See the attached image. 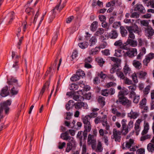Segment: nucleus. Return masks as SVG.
Returning a JSON list of instances; mask_svg holds the SVG:
<instances>
[{"label": "nucleus", "mask_w": 154, "mask_h": 154, "mask_svg": "<svg viewBox=\"0 0 154 154\" xmlns=\"http://www.w3.org/2000/svg\"><path fill=\"white\" fill-rule=\"evenodd\" d=\"M116 103L118 104L120 103L122 105L125 106L127 108L131 107V106L132 102L131 100L125 96L119 97V98L116 101Z\"/></svg>", "instance_id": "1"}, {"label": "nucleus", "mask_w": 154, "mask_h": 154, "mask_svg": "<svg viewBox=\"0 0 154 154\" xmlns=\"http://www.w3.org/2000/svg\"><path fill=\"white\" fill-rule=\"evenodd\" d=\"M137 54V50L136 48H132L124 53L123 56H127L130 57H133Z\"/></svg>", "instance_id": "2"}, {"label": "nucleus", "mask_w": 154, "mask_h": 154, "mask_svg": "<svg viewBox=\"0 0 154 154\" xmlns=\"http://www.w3.org/2000/svg\"><path fill=\"white\" fill-rule=\"evenodd\" d=\"M145 34L148 38H151L154 34V30L151 26L144 28Z\"/></svg>", "instance_id": "3"}, {"label": "nucleus", "mask_w": 154, "mask_h": 154, "mask_svg": "<svg viewBox=\"0 0 154 154\" xmlns=\"http://www.w3.org/2000/svg\"><path fill=\"white\" fill-rule=\"evenodd\" d=\"M121 132L117 130L116 129H113V139H115L116 141L120 142L121 140Z\"/></svg>", "instance_id": "4"}, {"label": "nucleus", "mask_w": 154, "mask_h": 154, "mask_svg": "<svg viewBox=\"0 0 154 154\" xmlns=\"http://www.w3.org/2000/svg\"><path fill=\"white\" fill-rule=\"evenodd\" d=\"M75 108L77 109H81L82 107L84 109H87L88 105L86 103L83 102H77L74 104Z\"/></svg>", "instance_id": "5"}, {"label": "nucleus", "mask_w": 154, "mask_h": 154, "mask_svg": "<svg viewBox=\"0 0 154 154\" xmlns=\"http://www.w3.org/2000/svg\"><path fill=\"white\" fill-rule=\"evenodd\" d=\"M134 11H138L140 13L144 14L146 12V10L141 4H137L134 7Z\"/></svg>", "instance_id": "6"}, {"label": "nucleus", "mask_w": 154, "mask_h": 154, "mask_svg": "<svg viewBox=\"0 0 154 154\" xmlns=\"http://www.w3.org/2000/svg\"><path fill=\"white\" fill-rule=\"evenodd\" d=\"M90 135L88 137V143L89 145H91L92 148L94 149L96 145V140L95 139L92 138L91 136L90 137Z\"/></svg>", "instance_id": "7"}, {"label": "nucleus", "mask_w": 154, "mask_h": 154, "mask_svg": "<svg viewBox=\"0 0 154 154\" xmlns=\"http://www.w3.org/2000/svg\"><path fill=\"white\" fill-rule=\"evenodd\" d=\"M7 83L9 85H14L16 87L19 86L17 79L15 78L11 77L7 81Z\"/></svg>", "instance_id": "8"}, {"label": "nucleus", "mask_w": 154, "mask_h": 154, "mask_svg": "<svg viewBox=\"0 0 154 154\" xmlns=\"http://www.w3.org/2000/svg\"><path fill=\"white\" fill-rule=\"evenodd\" d=\"M129 27L131 28V32H134L135 33H138L139 34V29L137 25L134 24L133 26H127L126 27V28L128 31L129 30Z\"/></svg>", "instance_id": "9"}, {"label": "nucleus", "mask_w": 154, "mask_h": 154, "mask_svg": "<svg viewBox=\"0 0 154 154\" xmlns=\"http://www.w3.org/2000/svg\"><path fill=\"white\" fill-rule=\"evenodd\" d=\"M129 27L131 28V32H134L135 33H138L139 34V29L137 25L134 24L133 26H127L126 27V28L128 31L129 30Z\"/></svg>", "instance_id": "10"}, {"label": "nucleus", "mask_w": 154, "mask_h": 154, "mask_svg": "<svg viewBox=\"0 0 154 154\" xmlns=\"http://www.w3.org/2000/svg\"><path fill=\"white\" fill-rule=\"evenodd\" d=\"M139 115L138 112L134 111L132 110H131L130 113L128 114V116L131 119H136Z\"/></svg>", "instance_id": "11"}, {"label": "nucleus", "mask_w": 154, "mask_h": 154, "mask_svg": "<svg viewBox=\"0 0 154 154\" xmlns=\"http://www.w3.org/2000/svg\"><path fill=\"white\" fill-rule=\"evenodd\" d=\"M94 150L97 152H101L103 150L102 144L100 140H97V145L95 146V148Z\"/></svg>", "instance_id": "12"}, {"label": "nucleus", "mask_w": 154, "mask_h": 154, "mask_svg": "<svg viewBox=\"0 0 154 154\" xmlns=\"http://www.w3.org/2000/svg\"><path fill=\"white\" fill-rule=\"evenodd\" d=\"M118 33L117 31L116 30H112L109 34V37L112 39H115L117 38L118 36Z\"/></svg>", "instance_id": "13"}, {"label": "nucleus", "mask_w": 154, "mask_h": 154, "mask_svg": "<svg viewBox=\"0 0 154 154\" xmlns=\"http://www.w3.org/2000/svg\"><path fill=\"white\" fill-rule=\"evenodd\" d=\"M8 86H6L3 88L2 90L0 93V95L2 97H5L9 94V93L8 91Z\"/></svg>", "instance_id": "14"}, {"label": "nucleus", "mask_w": 154, "mask_h": 154, "mask_svg": "<svg viewBox=\"0 0 154 154\" xmlns=\"http://www.w3.org/2000/svg\"><path fill=\"white\" fill-rule=\"evenodd\" d=\"M127 43L132 47H135L137 45V42L133 39L128 38L127 40Z\"/></svg>", "instance_id": "15"}, {"label": "nucleus", "mask_w": 154, "mask_h": 154, "mask_svg": "<svg viewBox=\"0 0 154 154\" xmlns=\"http://www.w3.org/2000/svg\"><path fill=\"white\" fill-rule=\"evenodd\" d=\"M100 47H97L89 51L88 52L90 55H95L97 54L100 51Z\"/></svg>", "instance_id": "16"}, {"label": "nucleus", "mask_w": 154, "mask_h": 154, "mask_svg": "<svg viewBox=\"0 0 154 154\" xmlns=\"http://www.w3.org/2000/svg\"><path fill=\"white\" fill-rule=\"evenodd\" d=\"M124 53H125L124 51L120 49L116 50L114 56L117 57H121L123 55V56Z\"/></svg>", "instance_id": "17"}, {"label": "nucleus", "mask_w": 154, "mask_h": 154, "mask_svg": "<svg viewBox=\"0 0 154 154\" xmlns=\"http://www.w3.org/2000/svg\"><path fill=\"white\" fill-rule=\"evenodd\" d=\"M70 136H69V133L68 131H66L64 133H62L61 134L60 137L63 140H67Z\"/></svg>", "instance_id": "18"}, {"label": "nucleus", "mask_w": 154, "mask_h": 154, "mask_svg": "<svg viewBox=\"0 0 154 154\" xmlns=\"http://www.w3.org/2000/svg\"><path fill=\"white\" fill-rule=\"evenodd\" d=\"M134 143V140L133 139H130L128 141L126 142L125 148L127 149L130 148Z\"/></svg>", "instance_id": "19"}, {"label": "nucleus", "mask_w": 154, "mask_h": 154, "mask_svg": "<svg viewBox=\"0 0 154 154\" xmlns=\"http://www.w3.org/2000/svg\"><path fill=\"white\" fill-rule=\"evenodd\" d=\"M133 66L137 69H139L141 67V64L139 61L134 60L133 62Z\"/></svg>", "instance_id": "20"}, {"label": "nucleus", "mask_w": 154, "mask_h": 154, "mask_svg": "<svg viewBox=\"0 0 154 154\" xmlns=\"http://www.w3.org/2000/svg\"><path fill=\"white\" fill-rule=\"evenodd\" d=\"M97 39L95 36H93L90 38L89 40V45L90 46H93L96 43Z\"/></svg>", "instance_id": "21"}, {"label": "nucleus", "mask_w": 154, "mask_h": 154, "mask_svg": "<svg viewBox=\"0 0 154 154\" xmlns=\"http://www.w3.org/2000/svg\"><path fill=\"white\" fill-rule=\"evenodd\" d=\"M120 32L122 37L126 36L128 34L127 31L123 26L120 27Z\"/></svg>", "instance_id": "22"}, {"label": "nucleus", "mask_w": 154, "mask_h": 154, "mask_svg": "<svg viewBox=\"0 0 154 154\" xmlns=\"http://www.w3.org/2000/svg\"><path fill=\"white\" fill-rule=\"evenodd\" d=\"M11 103V100H8L3 103L0 104V107H8L10 106Z\"/></svg>", "instance_id": "23"}, {"label": "nucleus", "mask_w": 154, "mask_h": 154, "mask_svg": "<svg viewBox=\"0 0 154 154\" xmlns=\"http://www.w3.org/2000/svg\"><path fill=\"white\" fill-rule=\"evenodd\" d=\"M98 24V22L96 21L93 22L90 26L91 30L93 32L95 31L97 28Z\"/></svg>", "instance_id": "24"}, {"label": "nucleus", "mask_w": 154, "mask_h": 154, "mask_svg": "<svg viewBox=\"0 0 154 154\" xmlns=\"http://www.w3.org/2000/svg\"><path fill=\"white\" fill-rule=\"evenodd\" d=\"M49 85L50 83L48 82H47L45 83L40 91V95H41L42 96V95L45 90L48 88Z\"/></svg>", "instance_id": "25"}, {"label": "nucleus", "mask_w": 154, "mask_h": 154, "mask_svg": "<svg viewBox=\"0 0 154 154\" xmlns=\"http://www.w3.org/2000/svg\"><path fill=\"white\" fill-rule=\"evenodd\" d=\"M110 58L112 61L116 63L114 64V65H120L121 61V59L114 57H111Z\"/></svg>", "instance_id": "26"}, {"label": "nucleus", "mask_w": 154, "mask_h": 154, "mask_svg": "<svg viewBox=\"0 0 154 154\" xmlns=\"http://www.w3.org/2000/svg\"><path fill=\"white\" fill-rule=\"evenodd\" d=\"M128 89L120 91L119 92L118 94V98H119V97H121L122 96H124L125 95H127L128 94Z\"/></svg>", "instance_id": "27"}, {"label": "nucleus", "mask_w": 154, "mask_h": 154, "mask_svg": "<svg viewBox=\"0 0 154 154\" xmlns=\"http://www.w3.org/2000/svg\"><path fill=\"white\" fill-rule=\"evenodd\" d=\"M149 124L148 122L145 124L143 130V131L141 133L142 135H144L147 133L149 129Z\"/></svg>", "instance_id": "28"}, {"label": "nucleus", "mask_w": 154, "mask_h": 154, "mask_svg": "<svg viewBox=\"0 0 154 154\" xmlns=\"http://www.w3.org/2000/svg\"><path fill=\"white\" fill-rule=\"evenodd\" d=\"M105 98L104 97L101 96L99 97L98 101L100 105L102 106H103L105 104Z\"/></svg>", "instance_id": "29"}, {"label": "nucleus", "mask_w": 154, "mask_h": 154, "mask_svg": "<svg viewBox=\"0 0 154 154\" xmlns=\"http://www.w3.org/2000/svg\"><path fill=\"white\" fill-rule=\"evenodd\" d=\"M147 149L149 152H154V144L152 143H149L147 146Z\"/></svg>", "instance_id": "30"}, {"label": "nucleus", "mask_w": 154, "mask_h": 154, "mask_svg": "<svg viewBox=\"0 0 154 154\" xmlns=\"http://www.w3.org/2000/svg\"><path fill=\"white\" fill-rule=\"evenodd\" d=\"M73 99L75 100L78 101H83L84 100V98L82 96L78 95H74Z\"/></svg>", "instance_id": "31"}, {"label": "nucleus", "mask_w": 154, "mask_h": 154, "mask_svg": "<svg viewBox=\"0 0 154 154\" xmlns=\"http://www.w3.org/2000/svg\"><path fill=\"white\" fill-rule=\"evenodd\" d=\"M84 124V130L88 131V132L90 131L91 129V123H87Z\"/></svg>", "instance_id": "32"}, {"label": "nucleus", "mask_w": 154, "mask_h": 154, "mask_svg": "<svg viewBox=\"0 0 154 154\" xmlns=\"http://www.w3.org/2000/svg\"><path fill=\"white\" fill-rule=\"evenodd\" d=\"M78 45L81 48L85 49L87 48L88 45V43L87 42H84L79 43Z\"/></svg>", "instance_id": "33"}, {"label": "nucleus", "mask_w": 154, "mask_h": 154, "mask_svg": "<svg viewBox=\"0 0 154 154\" xmlns=\"http://www.w3.org/2000/svg\"><path fill=\"white\" fill-rule=\"evenodd\" d=\"M129 132V128L128 125L122 127L121 132L123 134L126 135Z\"/></svg>", "instance_id": "34"}, {"label": "nucleus", "mask_w": 154, "mask_h": 154, "mask_svg": "<svg viewBox=\"0 0 154 154\" xmlns=\"http://www.w3.org/2000/svg\"><path fill=\"white\" fill-rule=\"evenodd\" d=\"M123 69L125 75L129 74L131 72V69L127 65L125 66Z\"/></svg>", "instance_id": "35"}, {"label": "nucleus", "mask_w": 154, "mask_h": 154, "mask_svg": "<svg viewBox=\"0 0 154 154\" xmlns=\"http://www.w3.org/2000/svg\"><path fill=\"white\" fill-rule=\"evenodd\" d=\"M91 119L87 115L82 118V120L83 124H84L91 123L90 122Z\"/></svg>", "instance_id": "36"}, {"label": "nucleus", "mask_w": 154, "mask_h": 154, "mask_svg": "<svg viewBox=\"0 0 154 154\" xmlns=\"http://www.w3.org/2000/svg\"><path fill=\"white\" fill-rule=\"evenodd\" d=\"M119 66L120 65H114L112 68L110 70V73L112 74L116 72H118V70H119L118 68Z\"/></svg>", "instance_id": "37"}, {"label": "nucleus", "mask_w": 154, "mask_h": 154, "mask_svg": "<svg viewBox=\"0 0 154 154\" xmlns=\"http://www.w3.org/2000/svg\"><path fill=\"white\" fill-rule=\"evenodd\" d=\"M146 99L145 98H143L140 101V108L141 109H143V107L145 106L146 105Z\"/></svg>", "instance_id": "38"}, {"label": "nucleus", "mask_w": 154, "mask_h": 154, "mask_svg": "<svg viewBox=\"0 0 154 154\" xmlns=\"http://www.w3.org/2000/svg\"><path fill=\"white\" fill-rule=\"evenodd\" d=\"M137 74L138 77L140 78H144L147 74L146 72L142 71H140Z\"/></svg>", "instance_id": "39"}, {"label": "nucleus", "mask_w": 154, "mask_h": 154, "mask_svg": "<svg viewBox=\"0 0 154 154\" xmlns=\"http://www.w3.org/2000/svg\"><path fill=\"white\" fill-rule=\"evenodd\" d=\"M79 88L78 85L75 83H73L71 85L69 88V89L71 90L75 91L78 89Z\"/></svg>", "instance_id": "40"}, {"label": "nucleus", "mask_w": 154, "mask_h": 154, "mask_svg": "<svg viewBox=\"0 0 154 154\" xmlns=\"http://www.w3.org/2000/svg\"><path fill=\"white\" fill-rule=\"evenodd\" d=\"M80 78L76 74L73 75L70 78L72 82H75L78 81L80 79Z\"/></svg>", "instance_id": "41"}, {"label": "nucleus", "mask_w": 154, "mask_h": 154, "mask_svg": "<svg viewBox=\"0 0 154 154\" xmlns=\"http://www.w3.org/2000/svg\"><path fill=\"white\" fill-rule=\"evenodd\" d=\"M59 55V54H58L57 56L56 57V58L54 61V63L50 67V70H51V69H53V70H54L56 69V65L57 64V62L58 60V56Z\"/></svg>", "instance_id": "42"}, {"label": "nucleus", "mask_w": 154, "mask_h": 154, "mask_svg": "<svg viewBox=\"0 0 154 154\" xmlns=\"http://www.w3.org/2000/svg\"><path fill=\"white\" fill-rule=\"evenodd\" d=\"M75 146L71 144L70 143H67V147L65 151L66 152H69L71 150L73 147Z\"/></svg>", "instance_id": "43"}, {"label": "nucleus", "mask_w": 154, "mask_h": 154, "mask_svg": "<svg viewBox=\"0 0 154 154\" xmlns=\"http://www.w3.org/2000/svg\"><path fill=\"white\" fill-rule=\"evenodd\" d=\"M102 26L105 28V31H108L109 29L110 25L105 22H103L101 24Z\"/></svg>", "instance_id": "44"}, {"label": "nucleus", "mask_w": 154, "mask_h": 154, "mask_svg": "<svg viewBox=\"0 0 154 154\" xmlns=\"http://www.w3.org/2000/svg\"><path fill=\"white\" fill-rule=\"evenodd\" d=\"M68 140V142L67 143H70L71 144L75 146V141L73 137H70Z\"/></svg>", "instance_id": "45"}, {"label": "nucleus", "mask_w": 154, "mask_h": 154, "mask_svg": "<svg viewBox=\"0 0 154 154\" xmlns=\"http://www.w3.org/2000/svg\"><path fill=\"white\" fill-rule=\"evenodd\" d=\"M104 29L102 28H99L95 33V35H101L104 33Z\"/></svg>", "instance_id": "46"}, {"label": "nucleus", "mask_w": 154, "mask_h": 154, "mask_svg": "<svg viewBox=\"0 0 154 154\" xmlns=\"http://www.w3.org/2000/svg\"><path fill=\"white\" fill-rule=\"evenodd\" d=\"M131 28H128V32L129 33L128 36L129 38H131L132 39H134L135 38V35L132 32H131Z\"/></svg>", "instance_id": "47"}, {"label": "nucleus", "mask_w": 154, "mask_h": 154, "mask_svg": "<svg viewBox=\"0 0 154 154\" xmlns=\"http://www.w3.org/2000/svg\"><path fill=\"white\" fill-rule=\"evenodd\" d=\"M58 32H56L54 34V35L53 36L52 40V43L54 44L55 42L56 41L58 35Z\"/></svg>", "instance_id": "48"}, {"label": "nucleus", "mask_w": 154, "mask_h": 154, "mask_svg": "<svg viewBox=\"0 0 154 154\" xmlns=\"http://www.w3.org/2000/svg\"><path fill=\"white\" fill-rule=\"evenodd\" d=\"M61 0H60L59 3L55 6V8L54 9H53L52 10H51V14H52L53 16H54L55 15V9H56L57 10H58L59 9V7L60 6V4Z\"/></svg>", "instance_id": "49"}, {"label": "nucleus", "mask_w": 154, "mask_h": 154, "mask_svg": "<svg viewBox=\"0 0 154 154\" xmlns=\"http://www.w3.org/2000/svg\"><path fill=\"white\" fill-rule=\"evenodd\" d=\"M116 73L118 76L121 79H124L125 78L123 73L122 72H118Z\"/></svg>", "instance_id": "50"}, {"label": "nucleus", "mask_w": 154, "mask_h": 154, "mask_svg": "<svg viewBox=\"0 0 154 154\" xmlns=\"http://www.w3.org/2000/svg\"><path fill=\"white\" fill-rule=\"evenodd\" d=\"M122 40H119L115 42L114 43V45L120 48L122 46Z\"/></svg>", "instance_id": "51"}, {"label": "nucleus", "mask_w": 154, "mask_h": 154, "mask_svg": "<svg viewBox=\"0 0 154 154\" xmlns=\"http://www.w3.org/2000/svg\"><path fill=\"white\" fill-rule=\"evenodd\" d=\"M109 91L108 89H106L102 90L101 92V94L103 96H107L108 95Z\"/></svg>", "instance_id": "52"}, {"label": "nucleus", "mask_w": 154, "mask_h": 154, "mask_svg": "<svg viewBox=\"0 0 154 154\" xmlns=\"http://www.w3.org/2000/svg\"><path fill=\"white\" fill-rule=\"evenodd\" d=\"M132 78L133 81L135 83H137L138 82V81L136 73H134L132 75Z\"/></svg>", "instance_id": "53"}, {"label": "nucleus", "mask_w": 154, "mask_h": 154, "mask_svg": "<svg viewBox=\"0 0 154 154\" xmlns=\"http://www.w3.org/2000/svg\"><path fill=\"white\" fill-rule=\"evenodd\" d=\"M139 14L137 12H134L132 13L130 15V17L131 18H137L139 17Z\"/></svg>", "instance_id": "54"}, {"label": "nucleus", "mask_w": 154, "mask_h": 154, "mask_svg": "<svg viewBox=\"0 0 154 154\" xmlns=\"http://www.w3.org/2000/svg\"><path fill=\"white\" fill-rule=\"evenodd\" d=\"M139 100L140 96L138 95H137L134 97L133 102L134 103L137 104L139 102Z\"/></svg>", "instance_id": "55"}, {"label": "nucleus", "mask_w": 154, "mask_h": 154, "mask_svg": "<svg viewBox=\"0 0 154 154\" xmlns=\"http://www.w3.org/2000/svg\"><path fill=\"white\" fill-rule=\"evenodd\" d=\"M150 138V135L147 134L144 136H142L140 138L141 141H143L146 139H149Z\"/></svg>", "instance_id": "56"}, {"label": "nucleus", "mask_w": 154, "mask_h": 154, "mask_svg": "<svg viewBox=\"0 0 154 154\" xmlns=\"http://www.w3.org/2000/svg\"><path fill=\"white\" fill-rule=\"evenodd\" d=\"M18 93V91L16 89L14 86L12 88L11 91V93L12 95L17 94Z\"/></svg>", "instance_id": "57"}, {"label": "nucleus", "mask_w": 154, "mask_h": 154, "mask_svg": "<svg viewBox=\"0 0 154 154\" xmlns=\"http://www.w3.org/2000/svg\"><path fill=\"white\" fill-rule=\"evenodd\" d=\"M140 23L143 26H145L146 27L149 26V22L147 20H141Z\"/></svg>", "instance_id": "58"}, {"label": "nucleus", "mask_w": 154, "mask_h": 154, "mask_svg": "<svg viewBox=\"0 0 154 154\" xmlns=\"http://www.w3.org/2000/svg\"><path fill=\"white\" fill-rule=\"evenodd\" d=\"M98 113L97 112H92L90 113V114L87 115L91 119L93 118L96 117L97 116Z\"/></svg>", "instance_id": "59"}, {"label": "nucleus", "mask_w": 154, "mask_h": 154, "mask_svg": "<svg viewBox=\"0 0 154 154\" xmlns=\"http://www.w3.org/2000/svg\"><path fill=\"white\" fill-rule=\"evenodd\" d=\"M76 74L80 78L81 77L84 76L85 75L84 72L81 70H79L76 72Z\"/></svg>", "instance_id": "60"}, {"label": "nucleus", "mask_w": 154, "mask_h": 154, "mask_svg": "<svg viewBox=\"0 0 154 154\" xmlns=\"http://www.w3.org/2000/svg\"><path fill=\"white\" fill-rule=\"evenodd\" d=\"M97 62L99 63V65L100 66H103V64L105 63L103 59L101 58H98L97 59Z\"/></svg>", "instance_id": "61"}, {"label": "nucleus", "mask_w": 154, "mask_h": 154, "mask_svg": "<svg viewBox=\"0 0 154 154\" xmlns=\"http://www.w3.org/2000/svg\"><path fill=\"white\" fill-rule=\"evenodd\" d=\"M128 88L130 91H134L137 88L136 85L135 84H133L131 86L128 87Z\"/></svg>", "instance_id": "62"}, {"label": "nucleus", "mask_w": 154, "mask_h": 154, "mask_svg": "<svg viewBox=\"0 0 154 154\" xmlns=\"http://www.w3.org/2000/svg\"><path fill=\"white\" fill-rule=\"evenodd\" d=\"M124 79V82L126 84L129 85L132 83V81L127 78H125Z\"/></svg>", "instance_id": "63"}, {"label": "nucleus", "mask_w": 154, "mask_h": 154, "mask_svg": "<svg viewBox=\"0 0 154 154\" xmlns=\"http://www.w3.org/2000/svg\"><path fill=\"white\" fill-rule=\"evenodd\" d=\"M150 60L146 56L145 58L143 61V64L146 65V66H147L148 65V63L150 62Z\"/></svg>", "instance_id": "64"}]
</instances>
